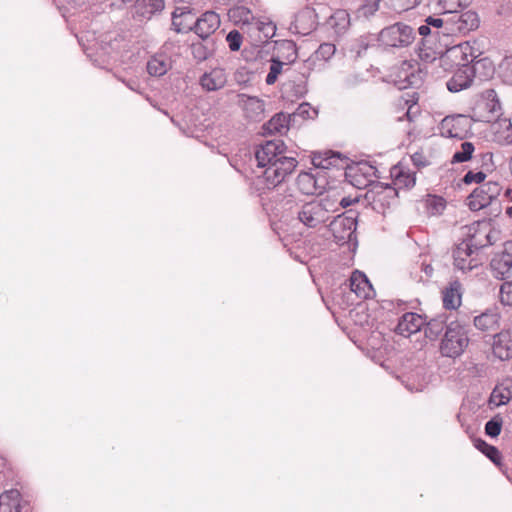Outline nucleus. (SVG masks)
Masks as SVG:
<instances>
[{
    "label": "nucleus",
    "instance_id": "nucleus-64",
    "mask_svg": "<svg viewBox=\"0 0 512 512\" xmlns=\"http://www.w3.org/2000/svg\"><path fill=\"white\" fill-rule=\"evenodd\" d=\"M506 213L508 216L512 217V206L506 209Z\"/></svg>",
    "mask_w": 512,
    "mask_h": 512
},
{
    "label": "nucleus",
    "instance_id": "nucleus-49",
    "mask_svg": "<svg viewBox=\"0 0 512 512\" xmlns=\"http://www.w3.org/2000/svg\"><path fill=\"white\" fill-rule=\"evenodd\" d=\"M486 178V174L482 171H478V172H473V171H468L462 181L465 183V184H471V183H477V184H480L482 182H484Z\"/></svg>",
    "mask_w": 512,
    "mask_h": 512
},
{
    "label": "nucleus",
    "instance_id": "nucleus-13",
    "mask_svg": "<svg viewBox=\"0 0 512 512\" xmlns=\"http://www.w3.org/2000/svg\"><path fill=\"white\" fill-rule=\"evenodd\" d=\"M327 180L324 175L301 172L296 178V186L304 195H320L324 192Z\"/></svg>",
    "mask_w": 512,
    "mask_h": 512
},
{
    "label": "nucleus",
    "instance_id": "nucleus-8",
    "mask_svg": "<svg viewBox=\"0 0 512 512\" xmlns=\"http://www.w3.org/2000/svg\"><path fill=\"white\" fill-rule=\"evenodd\" d=\"M452 257L454 267L462 272H470L482 265L480 254L464 241L453 248Z\"/></svg>",
    "mask_w": 512,
    "mask_h": 512
},
{
    "label": "nucleus",
    "instance_id": "nucleus-57",
    "mask_svg": "<svg viewBox=\"0 0 512 512\" xmlns=\"http://www.w3.org/2000/svg\"><path fill=\"white\" fill-rule=\"evenodd\" d=\"M418 32L421 36H427L431 33V28L427 24H424L418 28Z\"/></svg>",
    "mask_w": 512,
    "mask_h": 512
},
{
    "label": "nucleus",
    "instance_id": "nucleus-4",
    "mask_svg": "<svg viewBox=\"0 0 512 512\" xmlns=\"http://www.w3.org/2000/svg\"><path fill=\"white\" fill-rule=\"evenodd\" d=\"M469 342L467 326L460 321H451L441 339L439 351L444 357L457 358L464 353Z\"/></svg>",
    "mask_w": 512,
    "mask_h": 512
},
{
    "label": "nucleus",
    "instance_id": "nucleus-63",
    "mask_svg": "<svg viewBox=\"0 0 512 512\" xmlns=\"http://www.w3.org/2000/svg\"><path fill=\"white\" fill-rule=\"evenodd\" d=\"M505 196L506 198H508L509 200H512V189H507L505 191Z\"/></svg>",
    "mask_w": 512,
    "mask_h": 512
},
{
    "label": "nucleus",
    "instance_id": "nucleus-48",
    "mask_svg": "<svg viewBox=\"0 0 512 512\" xmlns=\"http://www.w3.org/2000/svg\"><path fill=\"white\" fill-rule=\"evenodd\" d=\"M427 206L432 214H441L446 207V202L442 197L433 196L427 200Z\"/></svg>",
    "mask_w": 512,
    "mask_h": 512
},
{
    "label": "nucleus",
    "instance_id": "nucleus-43",
    "mask_svg": "<svg viewBox=\"0 0 512 512\" xmlns=\"http://www.w3.org/2000/svg\"><path fill=\"white\" fill-rule=\"evenodd\" d=\"M500 302L505 306L512 307V280L501 284Z\"/></svg>",
    "mask_w": 512,
    "mask_h": 512
},
{
    "label": "nucleus",
    "instance_id": "nucleus-60",
    "mask_svg": "<svg viewBox=\"0 0 512 512\" xmlns=\"http://www.w3.org/2000/svg\"><path fill=\"white\" fill-rule=\"evenodd\" d=\"M484 237V240L485 242L484 243H487V246H490L493 244V241H492V237H491V232H487L483 235Z\"/></svg>",
    "mask_w": 512,
    "mask_h": 512
},
{
    "label": "nucleus",
    "instance_id": "nucleus-36",
    "mask_svg": "<svg viewBox=\"0 0 512 512\" xmlns=\"http://www.w3.org/2000/svg\"><path fill=\"white\" fill-rule=\"evenodd\" d=\"M475 447L487 458H489L495 465H500L502 457L497 447L488 444L482 439H478L476 441Z\"/></svg>",
    "mask_w": 512,
    "mask_h": 512
},
{
    "label": "nucleus",
    "instance_id": "nucleus-55",
    "mask_svg": "<svg viewBox=\"0 0 512 512\" xmlns=\"http://www.w3.org/2000/svg\"><path fill=\"white\" fill-rule=\"evenodd\" d=\"M358 201L359 200L357 198H351L350 196L343 197L340 200L339 205L341 206V208H347V207L351 206L352 204L357 203Z\"/></svg>",
    "mask_w": 512,
    "mask_h": 512
},
{
    "label": "nucleus",
    "instance_id": "nucleus-20",
    "mask_svg": "<svg viewBox=\"0 0 512 512\" xmlns=\"http://www.w3.org/2000/svg\"><path fill=\"white\" fill-rule=\"evenodd\" d=\"M462 285L458 280L449 283L443 290V306L445 309H457L461 305Z\"/></svg>",
    "mask_w": 512,
    "mask_h": 512
},
{
    "label": "nucleus",
    "instance_id": "nucleus-29",
    "mask_svg": "<svg viewBox=\"0 0 512 512\" xmlns=\"http://www.w3.org/2000/svg\"><path fill=\"white\" fill-rule=\"evenodd\" d=\"M341 161L340 153L333 151L316 152L312 156V164L316 168L329 169L332 166H337Z\"/></svg>",
    "mask_w": 512,
    "mask_h": 512
},
{
    "label": "nucleus",
    "instance_id": "nucleus-17",
    "mask_svg": "<svg viewBox=\"0 0 512 512\" xmlns=\"http://www.w3.org/2000/svg\"><path fill=\"white\" fill-rule=\"evenodd\" d=\"M424 324L425 319L421 315L408 312L399 319L395 331L402 336H410L420 331Z\"/></svg>",
    "mask_w": 512,
    "mask_h": 512
},
{
    "label": "nucleus",
    "instance_id": "nucleus-28",
    "mask_svg": "<svg viewBox=\"0 0 512 512\" xmlns=\"http://www.w3.org/2000/svg\"><path fill=\"white\" fill-rule=\"evenodd\" d=\"M291 121H293L291 114L280 112L264 124V129L269 133H282L289 128Z\"/></svg>",
    "mask_w": 512,
    "mask_h": 512
},
{
    "label": "nucleus",
    "instance_id": "nucleus-35",
    "mask_svg": "<svg viewBox=\"0 0 512 512\" xmlns=\"http://www.w3.org/2000/svg\"><path fill=\"white\" fill-rule=\"evenodd\" d=\"M472 0H434L437 8L442 13H455L459 9L467 7Z\"/></svg>",
    "mask_w": 512,
    "mask_h": 512
},
{
    "label": "nucleus",
    "instance_id": "nucleus-41",
    "mask_svg": "<svg viewBox=\"0 0 512 512\" xmlns=\"http://www.w3.org/2000/svg\"><path fill=\"white\" fill-rule=\"evenodd\" d=\"M293 121H295L296 117H301L303 119H313L317 115V110L311 107L309 103H302L298 106L296 111L291 114Z\"/></svg>",
    "mask_w": 512,
    "mask_h": 512
},
{
    "label": "nucleus",
    "instance_id": "nucleus-18",
    "mask_svg": "<svg viewBox=\"0 0 512 512\" xmlns=\"http://www.w3.org/2000/svg\"><path fill=\"white\" fill-rule=\"evenodd\" d=\"M245 116L253 121H260L264 115L265 103L258 97L248 96L246 94L239 95Z\"/></svg>",
    "mask_w": 512,
    "mask_h": 512
},
{
    "label": "nucleus",
    "instance_id": "nucleus-50",
    "mask_svg": "<svg viewBox=\"0 0 512 512\" xmlns=\"http://www.w3.org/2000/svg\"><path fill=\"white\" fill-rule=\"evenodd\" d=\"M505 81L512 84V56L506 57L500 64Z\"/></svg>",
    "mask_w": 512,
    "mask_h": 512
},
{
    "label": "nucleus",
    "instance_id": "nucleus-59",
    "mask_svg": "<svg viewBox=\"0 0 512 512\" xmlns=\"http://www.w3.org/2000/svg\"><path fill=\"white\" fill-rule=\"evenodd\" d=\"M422 270L427 276H431L433 273V267L430 264H423Z\"/></svg>",
    "mask_w": 512,
    "mask_h": 512
},
{
    "label": "nucleus",
    "instance_id": "nucleus-47",
    "mask_svg": "<svg viewBox=\"0 0 512 512\" xmlns=\"http://www.w3.org/2000/svg\"><path fill=\"white\" fill-rule=\"evenodd\" d=\"M466 242L471 248H473L476 252L480 254V250L487 247V243H484V238H481V233H474L469 235L466 239L463 240Z\"/></svg>",
    "mask_w": 512,
    "mask_h": 512
},
{
    "label": "nucleus",
    "instance_id": "nucleus-21",
    "mask_svg": "<svg viewBox=\"0 0 512 512\" xmlns=\"http://www.w3.org/2000/svg\"><path fill=\"white\" fill-rule=\"evenodd\" d=\"M351 290L361 298H368L373 290L371 283L366 275L358 270L354 271L350 277Z\"/></svg>",
    "mask_w": 512,
    "mask_h": 512
},
{
    "label": "nucleus",
    "instance_id": "nucleus-14",
    "mask_svg": "<svg viewBox=\"0 0 512 512\" xmlns=\"http://www.w3.org/2000/svg\"><path fill=\"white\" fill-rule=\"evenodd\" d=\"M474 82L470 72L469 62H464L447 81L446 86L450 92L456 93L469 88Z\"/></svg>",
    "mask_w": 512,
    "mask_h": 512
},
{
    "label": "nucleus",
    "instance_id": "nucleus-34",
    "mask_svg": "<svg viewBox=\"0 0 512 512\" xmlns=\"http://www.w3.org/2000/svg\"><path fill=\"white\" fill-rule=\"evenodd\" d=\"M479 26L478 14L474 11L468 10L462 13L458 19V28L461 31H472Z\"/></svg>",
    "mask_w": 512,
    "mask_h": 512
},
{
    "label": "nucleus",
    "instance_id": "nucleus-25",
    "mask_svg": "<svg viewBox=\"0 0 512 512\" xmlns=\"http://www.w3.org/2000/svg\"><path fill=\"white\" fill-rule=\"evenodd\" d=\"M171 68V59L166 54H156L147 62V72L151 76H163Z\"/></svg>",
    "mask_w": 512,
    "mask_h": 512
},
{
    "label": "nucleus",
    "instance_id": "nucleus-15",
    "mask_svg": "<svg viewBox=\"0 0 512 512\" xmlns=\"http://www.w3.org/2000/svg\"><path fill=\"white\" fill-rule=\"evenodd\" d=\"M493 355L501 361L512 358V335L508 331H501L492 337Z\"/></svg>",
    "mask_w": 512,
    "mask_h": 512
},
{
    "label": "nucleus",
    "instance_id": "nucleus-12",
    "mask_svg": "<svg viewBox=\"0 0 512 512\" xmlns=\"http://www.w3.org/2000/svg\"><path fill=\"white\" fill-rule=\"evenodd\" d=\"M472 47L469 44H460L447 49L439 58H433L438 66L449 70L454 66L459 67L464 62H469L468 55L471 54Z\"/></svg>",
    "mask_w": 512,
    "mask_h": 512
},
{
    "label": "nucleus",
    "instance_id": "nucleus-62",
    "mask_svg": "<svg viewBox=\"0 0 512 512\" xmlns=\"http://www.w3.org/2000/svg\"><path fill=\"white\" fill-rule=\"evenodd\" d=\"M232 3L235 4H247L249 0H229Z\"/></svg>",
    "mask_w": 512,
    "mask_h": 512
},
{
    "label": "nucleus",
    "instance_id": "nucleus-9",
    "mask_svg": "<svg viewBox=\"0 0 512 512\" xmlns=\"http://www.w3.org/2000/svg\"><path fill=\"white\" fill-rule=\"evenodd\" d=\"M279 49H284L288 52V55L286 57L287 62L281 61L278 57H273L270 60L271 64L269 68V73L267 74L265 79L267 85H273L277 81L278 76L281 73L290 72V64L293 63L298 57L296 45L293 41L283 42L282 44H280Z\"/></svg>",
    "mask_w": 512,
    "mask_h": 512
},
{
    "label": "nucleus",
    "instance_id": "nucleus-1",
    "mask_svg": "<svg viewBox=\"0 0 512 512\" xmlns=\"http://www.w3.org/2000/svg\"><path fill=\"white\" fill-rule=\"evenodd\" d=\"M286 146L281 140L266 141L255 151L257 166L265 168L262 181L267 189L281 184L297 167L294 157L285 155Z\"/></svg>",
    "mask_w": 512,
    "mask_h": 512
},
{
    "label": "nucleus",
    "instance_id": "nucleus-54",
    "mask_svg": "<svg viewBox=\"0 0 512 512\" xmlns=\"http://www.w3.org/2000/svg\"><path fill=\"white\" fill-rule=\"evenodd\" d=\"M426 24L431 28L439 29L443 26V20L439 17L428 16L425 19Z\"/></svg>",
    "mask_w": 512,
    "mask_h": 512
},
{
    "label": "nucleus",
    "instance_id": "nucleus-53",
    "mask_svg": "<svg viewBox=\"0 0 512 512\" xmlns=\"http://www.w3.org/2000/svg\"><path fill=\"white\" fill-rule=\"evenodd\" d=\"M259 30L263 31L265 33L266 37H272L275 34V25L271 22L269 23H260Z\"/></svg>",
    "mask_w": 512,
    "mask_h": 512
},
{
    "label": "nucleus",
    "instance_id": "nucleus-10",
    "mask_svg": "<svg viewBox=\"0 0 512 512\" xmlns=\"http://www.w3.org/2000/svg\"><path fill=\"white\" fill-rule=\"evenodd\" d=\"M469 119L461 114L446 116L439 125L441 136L447 138L464 139L469 132Z\"/></svg>",
    "mask_w": 512,
    "mask_h": 512
},
{
    "label": "nucleus",
    "instance_id": "nucleus-23",
    "mask_svg": "<svg viewBox=\"0 0 512 512\" xmlns=\"http://www.w3.org/2000/svg\"><path fill=\"white\" fill-rule=\"evenodd\" d=\"M494 140L500 145H512V123L504 118L493 124Z\"/></svg>",
    "mask_w": 512,
    "mask_h": 512
},
{
    "label": "nucleus",
    "instance_id": "nucleus-37",
    "mask_svg": "<svg viewBox=\"0 0 512 512\" xmlns=\"http://www.w3.org/2000/svg\"><path fill=\"white\" fill-rule=\"evenodd\" d=\"M475 151L474 144L471 142H463L461 144V150L454 153L451 162L452 163H463L467 162L472 158Z\"/></svg>",
    "mask_w": 512,
    "mask_h": 512
},
{
    "label": "nucleus",
    "instance_id": "nucleus-40",
    "mask_svg": "<svg viewBox=\"0 0 512 512\" xmlns=\"http://www.w3.org/2000/svg\"><path fill=\"white\" fill-rule=\"evenodd\" d=\"M503 420L500 416H495L485 424L486 435L495 438L499 436L502 429Z\"/></svg>",
    "mask_w": 512,
    "mask_h": 512
},
{
    "label": "nucleus",
    "instance_id": "nucleus-33",
    "mask_svg": "<svg viewBox=\"0 0 512 512\" xmlns=\"http://www.w3.org/2000/svg\"><path fill=\"white\" fill-rule=\"evenodd\" d=\"M214 43L212 40L193 42L190 45L191 53L197 62L207 60L213 53Z\"/></svg>",
    "mask_w": 512,
    "mask_h": 512
},
{
    "label": "nucleus",
    "instance_id": "nucleus-26",
    "mask_svg": "<svg viewBox=\"0 0 512 512\" xmlns=\"http://www.w3.org/2000/svg\"><path fill=\"white\" fill-rule=\"evenodd\" d=\"M21 494L11 489L0 495V512H20Z\"/></svg>",
    "mask_w": 512,
    "mask_h": 512
},
{
    "label": "nucleus",
    "instance_id": "nucleus-42",
    "mask_svg": "<svg viewBox=\"0 0 512 512\" xmlns=\"http://www.w3.org/2000/svg\"><path fill=\"white\" fill-rule=\"evenodd\" d=\"M336 52V46L333 43H322L316 50V58L319 60L327 61Z\"/></svg>",
    "mask_w": 512,
    "mask_h": 512
},
{
    "label": "nucleus",
    "instance_id": "nucleus-11",
    "mask_svg": "<svg viewBox=\"0 0 512 512\" xmlns=\"http://www.w3.org/2000/svg\"><path fill=\"white\" fill-rule=\"evenodd\" d=\"M492 274L499 280L512 277V241L503 245V250L496 253L490 262Z\"/></svg>",
    "mask_w": 512,
    "mask_h": 512
},
{
    "label": "nucleus",
    "instance_id": "nucleus-30",
    "mask_svg": "<svg viewBox=\"0 0 512 512\" xmlns=\"http://www.w3.org/2000/svg\"><path fill=\"white\" fill-rule=\"evenodd\" d=\"M425 336L430 340H436L446 330L447 317L445 315H438L425 322Z\"/></svg>",
    "mask_w": 512,
    "mask_h": 512
},
{
    "label": "nucleus",
    "instance_id": "nucleus-56",
    "mask_svg": "<svg viewBox=\"0 0 512 512\" xmlns=\"http://www.w3.org/2000/svg\"><path fill=\"white\" fill-rule=\"evenodd\" d=\"M283 207L286 209H292L295 204V199L292 194L284 196L282 199Z\"/></svg>",
    "mask_w": 512,
    "mask_h": 512
},
{
    "label": "nucleus",
    "instance_id": "nucleus-27",
    "mask_svg": "<svg viewBox=\"0 0 512 512\" xmlns=\"http://www.w3.org/2000/svg\"><path fill=\"white\" fill-rule=\"evenodd\" d=\"M499 315L493 311H486L474 317V326L481 331H494L499 326Z\"/></svg>",
    "mask_w": 512,
    "mask_h": 512
},
{
    "label": "nucleus",
    "instance_id": "nucleus-5",
    "mask_svg": "<svg viewBox=\"0 0 512 512\" xmlns=\"http://www.w3.org/2000/svg\"><path fill=\"white\" fill-rule=\"evenodd\" d=\"M414 39V29L401 22L383 28L378 35V41L383 46L389 48L408 47L413 43Z\"/></svg>",
    "mask_w": 512,
    "mask_h": 512
},
{
    "label": "nucleus",
    "instance_id": "nucleus-51",
    "mask_svg": "<svg viewBox=\"0 0 512 512\" xmlns=\"http://www.w3.org/2000/svg\"><path fill=\"white\" fill-rule=\"evenodd\" d=\"M421 0H394V8L400 11H407L416 7Z\"/></svg>",
    "mask_w": 512,
    "mask_h": 512
},
{
    "label": "nucleus",
    "instance_id": "nucleus-3",
    "mask_svg": "<svg viewBox=\"0 0 512 512\" xmlns=\"http://www.w3.org/2000/svg\"><path fill=\"white\" fill-rule=\"evenodd\" d=\"M339 211L335 202L329 197L305 202L297 211V219L307 228H317L326 223L331 213Z\"/></svg>",
    "mask_w": 512,
    "mask_h": 512
},
{
    "label": "nucleus",
    "instance_id": "nucleus-16",
    "mask_svg": "<svg viewBox=\"0 0 512 512\" xmlns=\"http://www.w3.org/2000/svg\"><path fill=\"white\" fill-rule=\"evenodd\" d=\"M164 7V0H136L133 18L138 21L149 20L154 14L161 12Z\"/></svg>",
    "mask_w": 512,
    "mask_h": 512
},
{
    "label": "nucleus",
    "instance_id": "nucleus-31",
    "mask_svg": "<svg viewBox=\"0 0 512 512\" xmlns=\"http://www.w3.org/2000/svg\"><path fill=\"white\" fill-rule=\"evenodd\" d=\"M373 39L370 35H361L353 39L347 45V51L355 60L362 57L367 49L371 46Z\"/></svg>",
    "mask_w": 512,
    "mask_h": 512
},
{
    "label": "nucleus",
    "instance_id": "nucleus-58",
    "mask_svg": "<svg viewBox=\"0 0 512 512\" xmlns=\"http://www.w3.org/2000/svg\"><path fill=\"white\" fill-rule=\"evenodd\" d=\"M192 20H193V15L191 12H190L189 16H186V17L183 16L178 19V21H182L185 25H193L194 22Z\"/></svg>",
    "mask_w": 512,
    "mask_h": 512
},
{
    "label": "nucleus",
    "instance_id": "nucleus-52",
    "mask_svg": "<svg viewBox=\"0 0 512 512\" xmlns=\"http://www.w3.org/2000/svg\"><path fill=\"white\" fill-rule=\"evenodd\" d=\"M490 401L496 406H500L506 404L509 401V397L501 392H498L497 390H493Z\"/></svg>",
    "mask_w": 512,
    "mask_h": 512
},
{
    "label": "nucleus",
    "instance_id": "nucleus-19",
    "mask_svg": "<svg viewBox=\"0 0 512 512\" xmlns=\"http://www.w3.org/2000/svg\"><path fill=\"white\" fill-rule=\"evenodd\" d=\"M471 62L472 64H469V68L474 81L478 80L479 82H482L490 79L494 75L495 68L493 62L489 58H481L478 60L473 58Z\"/></svg>",
    "mask_w": 512,
    "mask_h": 512
},
{
    "label": "nucleus",
    "instance_id": "nucleus-46",
    "mask_svg": "<svg viewBox=\"0 0 512 512\" xmlns=\"http://www.w3.org/2000/svg\"><path fill=\"white\" fill-rule=\"evenodd\" d=\"M226 41L231 51H238L242 45L243 37L238 30H231L226 36Z\"/></svg>",
    "mask_w": 512,
    "mask_h": 512
},
{
    "label": "nucleus",
    "instance_id": "nucleus-7",
    "mask_svg": "<svg viewBox=\"0 0 512 512\" xmlns=\"http://www.w3.org/2000/svg\"><path fill=\"white\" fill-rule=\"evenodd\" d=\"M502 187L498 182L488 181L475 188L467 197V206L471 211H479L497 200Z\"/></svg>",
    "mask_w": 512,
    "mask_h": 512
},
{
    "label": "nucleus",
    "instance_id": "nucleus-32",
    "mask_svg": "<svg viewBox=\"0 0 512 512\" xmlns=\"http://www.w3.org/2000/svg\"><path fill=\"white\" fill-rule=\"evenodd\" d=\"M296 27H302V34H308L316 28V14L313 9L305 8L295 17Z\"/></svg>",
    "mask_w": 512,
    "mask_h": 512
},
{
    "label": "nucleus",
    "instance_id": "nucleus-2",
    "mask_svg": "<svg viewBox=\"0 0 512 512\" xmlns=\"http://www.w3.org/2000/svg\"><path fill=\"white\" fill-rule=\"evenodd\" d=\"M190 15V8L177 7L172 13V26L177 33L193 30L202 40H210L209 37L219 28L220 18L213 11L203 13L193 25H185L182 21H178L181 17Z\"/></svg>",
    "mask_w": 512,
    "mask_h": 512
},
{
    "label": "nucleus",
    "instance_id": "nucleus-22",
    "mask_svg": "<svg viewBox=\"0 0 512 512\" xmlns=\"http://www.w3.org/2000/svg\"><path fill=\"white\" fill-rule=\"evenodd\" d=\"M200 84L206 91H216L223 88L226 84V77L222 69H214L205 73L200 78Z\"/></svg>",
    "mask_w": 512,
    "mask_h": 512
},
{
    "label": "nucleus",
    "instance_id": "nucleus-6",
    "mask_svg": "<svg viewBox=\"0 0 512 512\" xmlns=\"http://www.w3.org/2000/svg\"><path fill=\"white\" fill-rule=\"evenodd\" d=\"M358 213L349 210L345 214L337 215L329 224L334 240L338 244L351 242L356 238Z\"/></svg>",
    "mask_w": 512,
    "mask_h": 512
},
{
    "label": "nucleus",
    "instance_id": "nucleus-39",
    "mask_svg": "<svg viewBox=\"0 0 512 512\" xmlns=\"http://www.w3.org/2000/svg\"><path fill=\"white\" fill-rule=\"evenodd\" d=\"M380 2L381 0H364V3L358 9L359 16L372 17L379 10Z\"/></svg>",
    "mask_w": 512,
    "mask_h": 512
},
{
    "label": "nucleus",
    "instance_id": "nucleus-24",
    "mask_svg": "<svg viewBox=\"0 0 512 512\" xmlns=\"http://www.w3.org/2000/svg\"><path fill=\"white\" fill-rule=\"evenodd\" d=\"M328 25L337 36L344 35L350 27V15L346 10H336L328 20Z\"/></svg>",
    "mask_w": 512,
    "mask_h": 512
},
{
    "label": "nucleus",
    "instance_id": "nucleus-44",
    "mask_svg": "<svg viewBox=\"0 0 512 512\" xmlns=\"http://www.w3.org/2000/svg\"><path fill=\"white\" fill-rule=\"evenodd\" d=\"M395 185L398 187H413L415 185V177L409 173H404L403 171H398L395 173Z\"/></svg>",
    "mask_w": 512,
    "mask_h": 512
},
{
    "label": "nucleus",
    "instance_id": "nucleus-61",
    "mask_svg": "<svg viewBox=\"0 0 512 512\" xmlns=\"http://www.w3.org/2000/svg\"><path fill=\"white\" fill-rule=\"evenodd\" d=\"M483 161H490L492 162L493 154L490 152L484 153L481 155Z\"/></svg>",
    "mask_w": 512,
    "mask_h": 512
},
{
    "label": "nucleus",
    "instance_id": "nucleus-45",
    "mask_svg": "<svg viewBox=\"0 0 512 512\" xmlns=\"http://www.w3.org/2000/svg\"><path fill=\"white\" fill-rule=\"evenodd\" d=\"M484 97L487 100V106L492 113H497L501 110L500 102L497 99V94L493 89H487L484 92Z\"/></svg>",
    "mask_w": 512,
    "mask_h": 512
},
{
    "label": "nucleus",
    "instance_id": "nucleus-38",
    "mask_svg": "<svg viewBox=\"0 0 512 512\" xmlns=\"http://www.w3.org/2000/svg\"><path fill=\"white\" fill-rule=\"evenodd\" d=\"M231 18L237 19L243 23H249L253 19V14L249 8L244 5H237L228 12Z\"/></svg>",
    "mask_w": 512,
    "mask_h": 512
}]
</instances>
